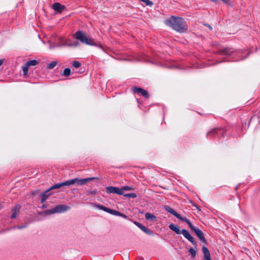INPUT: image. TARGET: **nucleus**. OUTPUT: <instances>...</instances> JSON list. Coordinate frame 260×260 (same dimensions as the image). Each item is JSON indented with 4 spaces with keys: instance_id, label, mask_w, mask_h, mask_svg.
I'll return each mask as SVG.
<instances>
[{
    "instance_id": "1",
    "label": "nucleus",
    "mask_w": 260,
    "mask_h": 260,
    "mask_svg": "<svg viewBox=\"0 0 260 260\" xmlns=\"http://www.w3.org/2000/svg\"><path fill=\"white\" fill-rule=\"evenodd\" d=\"M165 23L173 29L180 32H184L187 29V26L184 19L180 17L171 16L165 21Z\"/></svg>"
},
{
    "instance_id": "2",
    "label": "nucleus",
    "mask_w": 260,
    "mask_h": 260,
    "mask_svg": "<svg viewBox=\"0 0 260 260\" xmlns=\"http://www.w3.org/2000/svg\"><path fill=\"white\" fill-rule=\"evenodd\" d=\"M74 37L78 40H80L81 42L83 44L89 45H95L92 39L90 38H88L86 36V33L82 31H78L74 35Z\"/></svg>"
},
{
    "instance_id": "3",
    "label": "nucleus",
    "mask_w": 260,
    "mask_h": 260,
    "mask_svg": "<svg viewBox=\"0 0 260 260\" xmlns=\"http://www.w3.org/2000/svg\"><path fill=\"white\" fill-rule=\"evenodd\" d=\"M98 178L96 177H89L84 179H80L79 178H75L71 180H68V185H71L74 184H76L78 186H82L83 185L88 182L93 180L94 179H98Z\"/></svg>"
},
{
    "instance_id": "4",
    "label": "nucleus",
    "mask_w": 260,
    "mask_h": 260,
    "mask_svg": "<svg viewBox=\"0 0 260 260\" xmlns=\"http://www.w3.org/2000/svg\"><path fill=\"white\" fill-rule=\"evenodd\" d=\"M70 209V207L68 206L59 205L56 206L53 209L47 210L45 211V213L46 214H51L56 213H62L69 210Z\"/></svg>"
},
{
    "instance_id": "5",
    "label": "nucleus",
    "mask_w": 260,
    "mask_h": 260,
    "mask_svg": "<svg viewBox=\"0 0 260 260\" xmlns=\"http://www.w3.org/2000/svg\"><path fill=\"white\" fill-rule=\"evenodd\" d=\"M91 204L94 205L96 207H97L98 209L102 210H103L105 212H107L111 214L116 215V216H118L119 214H120V212L116 210H112V209H109L108 208H107L105 206H103L102 205H97L94 203H91Z\"/></svg>"
},
{
    "instance_id": "6",
    "label": "nucleus",
    "mask_w": 260,
    "mask_h": 260,
    "mask_svg": "<svg viewBox=\"0 0 260 260\" xmlns=\"http://www.w3.org/2000/svg\"><path fill=\"white\" fill-rule=\"evenodd\" d=\"M132 90L134 93L140 94L146 99H148L149 97L148 92L141 87H137L134 86L132 88Z\"/></svg>"
},
{
    "instance_id": "7",
    "label": "nucleus",
    "mask_w": 260,
    "mask_h": 260,
    "mask_svg": "<svg viewBox=\"0 0 260 260\" xmlns=\"http://www.w3.org/2000/svg\"><path fill=\"white\" fill-rule=\"evenodd\" d=\"M106 192L109 193H116L119 195L123 194V192H122L120 188L114 186L107 187L106 188Z\"/></svg>"
},
{
    "instance_id": "8",
    "label": "nucleus",
    "mask_w": 260,
    "mask_h": 260,
    "mask_svg": "<svg viewBox=\"0 0 260 260\" xmlns=\"http://www.w3.org/2000/svg\"><path fill=\"white\" fill-rule=\"evenodd\" d=\"M181 234L187 239L193 245H196L197 243L194 240V238L191 236L189 233L188 232V231L186 230H182L181 231Z\"/></svg>"
},
{
    "instance_id": "9",
    "label": "nucleus",
    "mask_w": 260,
    "mask_h": 260,
    "mask_svg": "<svg viewBox=\"0 0 260 260\" xmlns=\"http://www.w3.org/2000/svg\"><path fill=\"white\" fill-rule=\"evenodd\" d=\"M134 223L146 234L149 235H153V233L151 231L149 230L147 228H146L145 226L143 225L140 223L135 221Z\"/></svg>"
},
{
    "instance_id": "10",
    "label": "nucleus",
    "mask_w": 260,
    "mask_h": 260,
    "mask_svg": "<svg viewBox=\"0 0 260 260\" xmlns=\"http://www.w3.org/2000/svg\"><path fill=\"white\" fill-rule=\"evenodd\" d=\"M194 233H196V235L198 236L199 239L201 240V241L204 243H206L207 241L204 237L203 233L202 232L201 230H200L199 229H198L197 230H196Z\"/></svg>"
},
{
    "instance_id": "11",
    "label": "nucleus",
    "mask_w": 260,
    "mask_h": 260,
    "mask_svg": "<svg viewBox=\"0 0 260 260\" xmlns=\"http://www.w3.org/2000/svg\"><path fill=\"white\" fill-rule=\"evenodd\" d=\"M64 186H69L68 180L63 182L58 183L53 185L52 186H51L50 188L48 189V190H51L54 189H58Z\"/></svg>"
},
{
    "instance_id": "12",
    "label": "nucleus",
    "mask_w": 260,
    "mask_h": 260,
    "mask_svg": "<svg viewBox=\"0 0 260 260\" xmlns=\"http://www.w3.org/2000/svg\"><path fill=\"white\" fill-rule=\"evenodd\" d=\"M53 8L55 11L61 13L65 9V6L59 3H55L53 5Z\"/></svg>"
},
{
    "instance_id": "13",
    "label": "nucleus",
    "mask_w": 260,
    "mask_h": 260,
    "mask_svg": "<svg viewBox=\"0 0 260 260\" xmlns=\"http://www.w3.org/2000/svg\"><path fill=\"white\" fill-rule=\"evenodd\" d=\"M202 251L204 253V260H211L210 254L208 248L205 246H203Z\"/></svg>"
},
{
    "instance_id": "14",
    "label": "nucleus",
    "mask_w": 260,
    "mask_h": 260,
    "mask_svg": "<svg viewBox=\"0 0 260 260\" xmlns=\"http://www.w3.org/2000/svg\"><path fill=\"white\" fill-rule=\"evenodd\" d=\"M20 207L19 205H17L15 206V207L12 209V215L11 218H16L17 213L19 212L20 210Z\"/></svg>"
},
{
    "instance_id": "15",
    "label": "nucleus",
    "mask_w": 260,
    "mask_h": 260,
    "mask_svg": "<svg viewBox=\"0 0 260 260\" xmlns=\"http://www.w3.org/2000/svg\"><path fill=\"white\" fill-rule=\"evenodd\" d=\"M169 227L171 230L175 232L177 234H180L181 233V231H180L179 227L173 223L170 224L169 225Z\"/></svg>"
},
{
    "instance_id": "16",
    "label": "nucleus",
    "mask_w": 260,
    "mask_h": 260,
    "mask_svg": "<svg viewBox=\"0 0 260 260\" xmlns=\"http://www.w3.org/2000/svg\"><path fill=\"white\" fill-rule=\"evenodd\" d=\"M49 191L50 190H48V189H47L46 191H45L41 194V203H43L46 200V199L48 198V197L49 196H50L51 193H48Z\"/></svg>"
},
{
    "instance_id": "17",
    "label": "nucleus",
    "mask_w": 260,
    "mask_h": 260,
    "mask_svg": "<svg viewBox=\"0 0 260 260\" xmlns=\"http://www.w3.org/2000/svg\"><path fill=\"white\" fill-rule=\"evenodd\" d=\"M221 130L220 128H214L212 131L209 132L207 134V137H210L214 136L215 134H217L219 131Z\"/></svg>"
},
{
    "instance_id": "18",
    "label": "nucleus",
    "mask_w": 260,
    "mask_h": 260,
    "mask_svg": "<svg viewBox=\"0 0 260 260\" xmlns=\"http://www.w3.org/2000/svg\"><path fill=\"white\" fill-rule=\"evenodd\" d=\"M165 209L168 212H169V213H171L172 214H173V215H174L176 217L177 215L179 216V213L176 212L173 209H172V208H171L169 206H166Z\"/></svg>"
},
{
    "instance_id": "19",
    "label": "nucleus",
    "mask_w": 260,
    "mask_h": 260,
    "mask_svg": "<svg viewBox=\"0 0 260 260\" xmlns=\"http://www.w3.org/2000/svg\"><path fill=\"white\" fill-rule=\"evenodd\" d=\"M145 218L147 220H155L156 217L152 214L146 213L145 214Z\"/></svg>"
},
{
    "instance_id": "20",
    "label": "nucleus",
    "mask_w": 260,
    "mask_h": 260,
    "mask_svg": "<svg viewBox=\"0 0 260 260\" xmlns=\"http://www.w3.org/2000/svg\"><path fill=\"white\" fill-rule=\"evenodd\" d=\"M39 62L36 60H31L26 62L27 66H34L38 64Z\"/></svg>"
},
{
    "instance_id": "21",
    "label": "nucleus",
    "mask_w": 260,
    "mask_h": 260,
    "mask_svg": "<svg viewBox=\"0 0 260 260\" xmlns=\"http://www.w3.org/2000/svg\"><path fill=\"white\" fill-rule=\"evenodd\" d=\"M71 74V69L70 68H66L62 74V75L68 77Z\"/></svg>"
},
{
    "instance_id": "22",
    "label": "nucleus",
    "mask_w": 260,
    "mask_h": 260,
    "mask_svg": "<svg viewBox=\"0 0 260 260\" xmlns=\"http://www.w3.org/2000/svg\"><path fill=\"white\" fill-rule=\"evenodd\" d=\"M124 197H126V198H136L137 196L136 193H125L124 194L123 193V194H122Z\"/></svg>"
},
{
    "instance_id": "23",
    "label": "nucleus",
    "mask_w": 260,
    "mask_h": 260,
    "mask_svg": "<svg viewBox=\"0 0 260 260\" xmlns=\"http://www.w3.org/2000/svg\"><path fill=\"white\" fill-rule=\"evenodd\" d=\"M57 64V61H52L51 63H49L47 66V69H52L54 68Z\"/></svg>"
},
{
    "instance_id": "24",
    "label": "nucleus",
    "mask_w": 260,
    "mask_h": 260,
    "mask_svg": "<svg viewBox=\"0 0 260 260\" xmlns=\"http://www.w3.org/2000/svg\"><path fill=\"white\" fill-rule=\"evenodd\" d=\"M232 52H233L232 51H230L229 49H227V48H225L221 51V53L223 54L226 55H231Z\"/></svg>"
},
{
    "instance_id": "25",
    "label": "nucleus",
    "mask_w": 260,
    "mask_h": 260,
    "mask_svg": "<svg viewBox=\"0 0 260 260\" xmlns=\"http://www.w3.org/2000/svg\"><path fill=\"white\" fill-rule=\"evenodd\" d=\"M140 1L143 2L145 4L146 6L151 7L153 3L150 1V0H139Z\"/></svg>"
},
{
    "instance_id": "26",
    "label": "nucleus",
    "mask_w": 260,
    "mask_h": 260,
    "mask_svg": "<svg viewBox=\"0 0 260 260\" xmlns=\"http://www.w3.org/2000/svg\"><path fill=\"white\" fill-rule=\"evenodd\" d=\"M29 67L27 66V64L25 63V65L22 67V70L23 72V74L26 75L27 74L28 68Z\"/></svg>"
},
{
    "instance_id": "27",
    "label": "nucleus",
    "mask_w": 260,
    "mask_h": 260,
    "mask_svg": "<svg viewBox=\"0 0 260 260\" xmlns=\"http://www.w3.org/2000/svg\"><path fill=\"white\" fill-rule=\"evenodd\" d=\"M81 63L77 61H74L72 62V66L76 69L79 68L81 66Z\"/></svg>"
},
{
    "instance_id": "28",
    "label": "nucleus",
    "mask_w": 260,
    "mask_h": 260,
    "mask_svg": "<svg viewBox=\"0 0 260 260\" xmlns=\"http://www.w3.org/2000/svg\"><path fill=\"white\" fill-rule=\"evenodd\" d=\"M120 189H121L122 192H124V190H133V187L129 186H124L121 187Z\"/></svg>"
},
{
    "instance_id": "29",
    "label": "nucleus",
    "mask_w": 260,
    "mask_h": 260,
    "mask_svg": "<svg viewBox=\"0 0 260 260\" xmlns=\"http://www.w3.org/2000/svg\"><path fill=\"white\" fill-rule=\"evenodd\" d=\"M187 223L189 226L190 229L194 232L196 231V230L198 229L194 227V226L191 224V223L189 221H187Z\"/></svg>"
},
{
    "instance_id": "30",
    "label": "nucleus",
    "mask_w": 260,
    "mask_h": 260,
    "mask_svg": "<svg viewBox=\"0 0 260 260\" xmlns=\"http://www.w3.org/2000/svg\"><path fill=\"white\" fill-rule=\"evenodd\" d=\"M187 223L189 226L190 229L194 232L196 231V230L198 229L194 227V226L191 224V223L189 221H187Z\"/></svg>"
},
{
    "instance_id": "31",
    "label": "nucleus",
    "mask_w": 260,
    "mask_h": 260,
    "mask_svg": "<svg viewBox=\"0 0 260 260\" xmlns=\"http://www.w3.org/2000/svg\"><path fill=\"white\" fill-rule=\"evenodd\" d=\"M187 223L189 226L190 229L194 232L196 231V230L198 229L194 227V226L191 224V223L189 221H187Z\"/></svg>"
},
{
    "instance_id": "32",
    "label": "nucleus",
    "mask_w": 260,
    "mask_h": 260,
    "mask_svg": "<svg viewBox=\"0 0 260 260\" xmlns=\"http://www.w3.org/2000/svg\"><path fill=\"white\" fill-rule=\"evenodd\" d=\"M188 251L192 255L193 257H195L196 255V251L193 248H190Z\"/></svg>"
},
{
    "instance_id": "33",
    "label": "nucleus",
    "mask_w": 260,
    "mask_h": 260,
    "mask_svg": "<svg viewBox=\"0 0 260 260\" xmlns=\"http://www.w3.org/2000/svg\"><path fill=\"white\" fill-rule=\"evenodd\" d=\"M96 193L95 190L89 189L87 191L86 193L87 195H94Z\"/></svg>"
},
{
    "instance_id": "34",
    "label": "nucleus",
    "mask_w": 260,
    "mask_h": 260,
    "mask_svg": "<svg viewBox=\"0 0 260 260\" xmlns=\"http://www.w3.org/2000/svg\"><path fill=\"white\" fill-rule=\"evenodd\" d=\"M176 218H177L178 219H179L180 220H181V221H185L187 222V221H189L186 217H182L180 214H179V216L178 215H177L176 216Z\"/></svg>"
},
{
    "instance_id": "35",
    "label": "nucleus",
    "mask_w": 260,
    "mask_h": 260,
    "mask_svg": "<svg viewBox=\"0 0 260 260\" xmlns=\"http://www.w3.org/2000/svg\"><path fill=\"white\" fill-rule=\"evenodd\" d=\"M118 216H121L124 218H126L127 217V216L125 214H123L120 212V214H119Z\"/></svg>"
},
{
    "instance_id": "36",
    "label": "nucleus",
    "mask_w": 260,
    "mask_h": 260,
    "mask_svg": "<svg viewBox=\"0 0 260 260\" xmlns=\"http://www.w3.org/2000/svg\"><path fill=\"white\" fill-rule=\"evenodd\" d=\"M25 226H25V225H23V226H18V229H23V228H25Z\"/></svg>"
},
{
    "instance_id": "37",
    "label": "nucleus",
    "mask_w": 260,
    "mask_h": 260,
    "mask_svg": "<svg viewBox=\"0 0 260 260\" xmlns=\"http://www.w3.org/2000/svg\"><path fill=\"white\" fill-rule=\"evenodd\" d=\"M205 25L206 26H207L208 27V28H209V29H210V30H211V29H212V27H211L210 25H208V24H205Z\"/></svg>"
},
{
    "instance_id": "38",
    "label": "nucleus",
    "mask_w": 260,
    "mask_h": 260,
    "mask_svg": "<svg viewBox=\"0 0 260 260\" xmlns=\"http://www.w3.org/2000/svg\"><path fill=\"white\" fill-rule=\"evenodd\" d=\"M3 62H4V60H0V66H1L2 65Z\"/></svg>"
},
{
    "instance_id": "39",
    "label": "nucleus",
    "mask_w": 260,
    "mask_h": 260,
    "mask_svg": "<svg viewBox=\"0 0 260 260\" xmlns=\"http://www.w3.org/2000/svg\"><path fill=\"white\" fill-rule=\"evenodd\" d=\"M79 43L78 42H76L74 44V45L75 46H77L78 45Z\"/></svg>"
},
{
    "instance_id": "40",
    "label": "nucleus",
    "mask_w": 260,
    "mask_h": 260,
    "mask_svg": "<svg viewBox=\"0 0 260 260\" xmlns=\"http://www.w3.org/2000/svg\"><path fill=\"white\" fill-rule=\"evenodd\" d=\"M55 47V45L51 46L50 47V49H51V48H53V47Z\"/></svg>"
}]
</instances>
